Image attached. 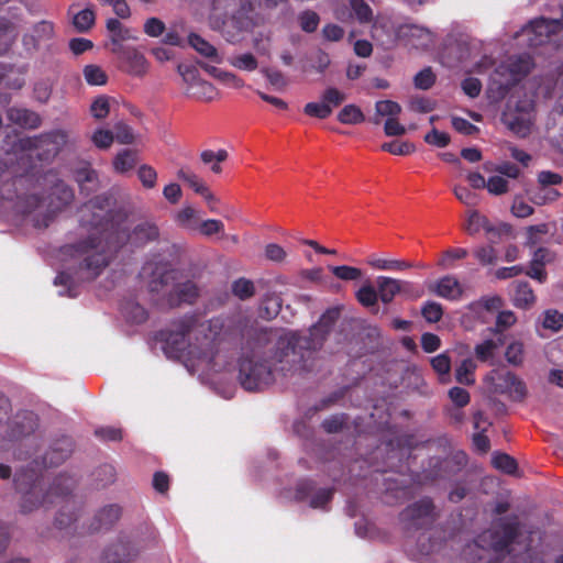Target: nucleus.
Masks as SVG:
<instances>
[{
    "instance_id": "1",
    "label": "nucleus",
    "mask_w": 563,
    "mask_h": 563,
    "mask_svg": "<svg viewBox=\"0 0 563 563\" xmlns=\"http://www.w3.org/2000/svg\"><path fill=\"white\" fill-rule=\"evenodd\" d=\"M113 199L109 195H98L85 202L80 209V225L92 232L84 240L65 244L59 253L65 262H74L69 268L74 275L60 272L54 279L56 286H65L62 296L76 297L78 289L76 280L92 282L101 275L110 264L111 253L125 243L143 247L159 238L156 223L144 221L136 224L131 232L123 225L128 214L121 208H113Z\"/></svg>"
},
{
    "instance_id": "2",
    "label": "nucleus",
    "mask_w": 563,
    "mask_h": 563,
    "mask_svg": "<svg viewBox=\"0 0 563 563\" xmlns=\"http://www.w3.org/2000/svg\"><path fill=\"white\" fill-rule=\"evenodd\" d=\"M245 340L239 362V380L247 391H258L275 380V373L283 376L292 375L306 369L305 363H298L289 369H283L278 358L276 341L284 334L277 329L251 325L243 332Z\"/></svg>"
},
{
    "instance_id": "3",
    "label": "nucleus",
    "mask_w": 563,
    "mask_h": 563,
    "mask_svg": "<svg viewBox=\"0 0 563 563\" xmlns=\"http://www.w3.org/2000/svg\"><path fill=\"white\" fill-rule=\"evenodd\" d=\"M15 489L22 494L20 511L31 514L40 507L48 508L55 504L64 503L55 517L54 525L57 529H68L76 520L74 511H65L74 506L71 492L75 488V479L71 476L59 474L45 490L43 481L35 471H20L14 476Z\"/></svg>"
},
{
    "instance_id": "4",
    "label": "nucleus",
    "mask_w": 563,
    "mask_h": 563,
    "mask_svg": "<svg viewBox=\"0 0 563 563\" xmlns=\"http://www.w3.org/2000/svg\"><path fill=\"white\" fill-rule=\"evenodd\" d=\"M155 339L169 358L207 360L213 356V340L195 316H185L173 323V328L161 330Z\"/></svg>"
},
{
    "instance_id": "5",
    "label": "nucleus",
    "mask_w": 563,
    "mask_h": 563,
    "mask_svg": "<svg viewBox=\"0 0 563 563\" xmlns=\"http://www.w3.org/2000/svg\"><path fill=\"white\" fill-rule=\"evenodd\" d=\"M147 289L152 299L163 309L195 305L200 297L197 283L187 278L183 271L173 267L168 262L151 265Z\"/></svg>"
},
{
    "instance_id": "6",
    "label": "nucleus",
    "mask_w": 563,
    "mask_h": 563,
    "mask_svg": "<svg viewBox=\"0 0 563 563\" xmlns=\"http://www.w3.org/2000/svg\"><path fill=\"white\" fill-rule=\"evenodd\" d=\"M339 317V308L328 309L307 334L289 332L284 334L282 340H277L275 343L282 357L278 358L283 363L282 368L289 369L298 363H305L312 352L321 349Z\"/></svg>"
},
{
    "instance_id": "7",
    "label": "nucleus",
    "mask_w": 563,
    "mask_h": 563,
    "mask_svg": "<svg viewBox=\"0 0 563 563\" xmlns=\"http://www.w3.org/2000/svg\"><path fill=\"white\" fill-rule=\"evenodd\" d=\"M157 543V530L144 523L130 534L120 533L117 541L104 550V560L107 563H131L142 550L156 547Z\"/></svg>"
},
{
    "instance_id": "8",
    "label": "nucleus",
    "mask_w": 563,
    "mask_h": 563,
    "mask_svg": "<svg viewBox=\"0 0 563 563\" xmlns=\"http://www.w3.org/2000/svg\"><path fill=\"white\" fill-rule=\"evenodd\" d=\"M520 534V521L517 515H511L498 519L495 528L483 532L477 537V544L488 543L489 548L496 553H509L511 544Z\"/></svg>"
},
{
    "instance_id": "9",
    "label": "nucleus",
    "mask_w": 563,
    "mask_h": 563,
    "mask_svg": "<svg viewBox=\"0 0 563 563\" xmlns=\"http://www.w3.org/2000/svg\"><path fill=\"white\" fill-rule=\"evenodd\" d=\"M7 175H9L8 166L0 163V199L10 201L16 199L15 209L23 214L34 212L41 206L42 198L37 195L19 196L18 186L24 183L25 178L16 176L4 180Z\"/></svg>"
},
{
    "instance_id": "10",
    "label": "nucleus",
    "mask_w": 563,
    "mask_h": 563,
    "mask_svg": "<svg viewBox=\"0 0 563 563\" xmlns=\"http://www.w3.org/2000/svg\"><path fill=\"white\" fill-rule=\"evenodd\" d=\"M68 141V134L64 130H53L36 136L21 140L23 150H37L40 161H52L56 157Z\"/></svg>"
},
{
    "instance_id": "11",
    "label": "nucleus",
    "mask_w": 563,
    "mask_h": 563,
    "mask_svg": "<svg viewBox=\"0 0 563 563\" xmlns=\"http://www.w3.org/2000/svg\"><path fill=\"white\" fill-rule=\"evenodd\" d=\"M379 300L385 306L390 305L397 296L407 300H417L423 296V290L417 284L406 279H398L389 276H377Z\"/></svg>"
},
{
    "instance_id": "12",
    "label": "nucleus",
    "mask_w": 563,
    "mask_h": 563,
    "mask_svg": "<svg viewBox=\"0 0 563 563\" xmlns=\"http://www.w3.org/2000/svg\"><path fill=\"white\" fill-rule=\"evenodd\" d=\"M534 103L532 100H518L515 106L507 104L501 113V122L515 134L525 137L530 133L533 122Z\"/></svg>"
},
{
    "instance_id": "13",
    "label": "nucleus",
    "mask_w": 563,
    "mask_h": 563,
    "mask_svg": "<svg viewBox=\"0 0 563 563\" xmlns=\"http://www.w3.org/2000/svg\"><path fill=\"white\" fill-rule=\"evenodd\" d=\"M523 34L528 37L530 47L542 46L553 40V37H563V5L561 19H534L523 27Z\"/></svg>"
},
{
    "instance_id": "14",
    "label": "nucleus",
    "mask_w": 563,
    "mask_h": 563,
    "mask_svg": "<svg viewBox=\"0 0 563 563\" xmlns=\"http://www.w3.org/2000/svg\"><path fill=\"white\" fill-rule=\"evenodd\" d=\"M48 210L46 213L35 216L33 224L35 228H47L53 220L54 213L62 211L69 206L75 198L74 190L64 180L58 179L51 188Z\"/></svg>"
},
{
    "instance_id": "15",
    "label": "nucleus",
    "mask_w": 563,
    "mask_h": 563,
    "mask_svg": "<svg viewBox=\"0 0 563 563\" xmlns=\"http://www.w3.org/2000/svg\"><path fill=\"white\" fill-rule=\"evenodd\" d=\"M3 440L9 443L22 442L34 435L38 428V418L33 411L23 410L16 412L13 418H8Z\"/></svg>"
},
{
    "instance_id": "16",
    "label": "nucleus",
    "mask_w": 563,
    "mask_h": 563,
    "mask_svg": "<svg viewBox=\"0 0 563 563\" xmlns=\"http://www.w3.org/2000/svg\"><path fill=\"white\" fill-rule=\"evenodd\" d=\"M434 504L431 498L423 497L407 506L399 515L406 529H421L433 519Z\"/></svg>"
},
{
    "instance_id": "17",
    "label": "nucleus",
    "mask_w": 563,
    "mask_h": 563,
    "mask_svg": "<svg viewBox=\"0 0 563 563\" xmlns=\"http://www.w3.org/2000/svg\"><path fill=\"white\" fill-rule=\"evenodd\" d=\"M55 25L52 21L42 20L35 23L30 33L23 35L22 42L27 49L40 51L45 48L48 53L55 49Z\"/></svg>"
},
{
    "instance_id": "18",
    "label": "nucleus",
    "mask_w": 563,
    "mask_h": 563,
    "mask_svg": "<svg viewBox=\"0 0 563 563\" xmlns=\"http://www.w3.org/2000/svg\"><path fill=\"white\" fill-rule=\"evenodd\" d=\"M487 379L495 382L496 391L507 394L515 401H522L528 395L526 383L512 372L492 371Z\"/></svg>"
},
{
    "instance_id": "19",
    "label": "nucleus",
    "mask_w": 563,
    "mask_h": 563,
    "mask_svg": "<svg viewBox=\"0 0 563 563\" xmlns=\"http://www.w3.org/2000/svg\"><path fill=\"white\" fill-rule=\"evenodd\" d=\"M396 35L406 46L416 49H427L433 42L431 32L416 24L406 23L399 25Z\"/></svg>"
},
{
    "instance_id": "20",
    "label": "nucleus",
    "mask_w": 563,
    "mask_h": 563,
    "mask_svg": "<svg viewBox=\"0 0 563 563\" xmlns=\"http://www.w3.org/2000/svg\"><path fill=\"white\" fill-rule=\"evenodd\" d=\"M74 441L70 437L62 435L55 439L43 456V464L48 467L62 465L74 452Z\"/></svg>"
},
{
    "instance_id": "21",
    "label": "nucleus",
    "mask_w": 563,
    "mask_h": 563,
    "mask_svg": "<svg viewBox=\"0 0 563 563\" xmlns=\"http://www.w3.org/2000/svg\"><path fill=\"white\" fill-rule=\"evenodd\" d=\"M112 52L119 55L121 66L124 71L132 76L141 77L147 71V60L143 54L135 48H115Z\"/></svg>"
},
{
    "instance_id": "22",
    "label": "nucleus",
    "mask_w": 563,
    "mask_h": 563,
    "mask_svg": "<svg viewBox=\"0 0 563 563\" xmlns=\"http://www.w3.org/2000/svg\"><path fill=\"white\" fill-rule=\"evenodd\" d=\"M468 457L464 451H456L440 460L433 467L439 478H450L461 472L467 464Z\"/></svg>"
},
{
    "instance_id": "23",
    "label": "nucleus",
    "mask_w": 563,
    "mask_h": 563,
    "mask_svg": "<svg viewBox=\"0 0 563 563\" xmlns=\"http://www.w3.org/2000/svg\"><path fill=\"white\" fill-rule=\"evenodd\" d=\"M122 509L117 504H110L100 508L91 519L89 530L91 532L107 531L121 518Z\"/></svg>"
},
{
    "instance_id": "24",
    "label": "nucleus",
    "mask_w": 563,
    "mask_h": 563,
    "mask_svg": "<svg viewBox=\"0 0 563 563\" xmlns=\"http://www.w3.org/2000/svg\"><path fill=\"white\" fill-rule=\"evenodd\" d=\"M429 290L448 300H456L463 294L461 284L451 275H446L435 283L430 284Z\"/></svg>"
},
{
    "instance_id": "25",
    "label": "nucleus",
    "mask_w": 563,
    "mask_h": 563,
    "mask_svg": "<svg viewBox=\"0 0 563 563\" xmlns=\"http://www.w3.org/2000/svg\"><path fill=\"white\" fill-rule=\"evenodd\" d=\"M74 178L79 186L80 192L86 196L91 195L99 188L98 173L89 164L76 168Z\"/></svg>"
},
{
    "instance_id": "26",
    "label": "nucleus",
    "mask_w": 563,
    "mask_h": 563,
    "mask_svg": "<svg viewBox=\"0 0 563 563\" xmlns=\"http://www.w3.org/2000/svg\"><path fill=\"white\" fill-rule=\"evenodd\" d=\"M7 118L13 124L31 130L37 129L42 123L38 113L25 108H9L7 110Z\"/></svg>"
},
{
    "instance_id": "27",
    "label": "nucleus",
    "mask_w": 563,
    "mask_h": 563,
    "mask_svg": "<svg viewBox=\"0 0 563 563\" xmlns=\"http://www.w3.org/2000/svg\"><path fill=\"white\" fill-rule=\"evenodd\" d=\"M505 67L511 75L512 81L518 82L530 73L533 60L527 54L516 55L507 59Z\"/></svg>"
},
{
    "instance_id": "28",
    "label": "nucleus",
    "mask_w": 563,
    "mask_h": 563,
    "mask_svg": "<svg viewBox=\"0 0 563 563\" xmlns=\"http://www.w3.org/2000/svg\"><path fill=\"white\" fill-rule=\"evenodd\" d=\"M177 178L186 181L191 189H194L195 192L202 196L207 201H216V197L209 190L207 185L199 178L198 175H196L194 172H191L188 168H180L177 172Z\"/></svg>"
},
{
    "instance_id": "29",
    "label": "nucleus",
    "mask_w": 563,
    "mask_h": 563,
    "mask_svg": "<svg viewBox=\"0 0 563 563\" xmlns=\"http://www.w3.org/2000/svg\"><path fill=\"white\" fill-rule=\"evenodd\" d=\"M355 298L362 307L369 309L372 312H377L378 301H380L377 286L375 287L366 282L356 290Z\"/></svg>"
},
{
    "instance_id": "30",
    "label": "nucleus",
    "mask_w": 563,
    "mask_h": 563,
    "mask_svg": "<svg viewBox=\"0 0 563 563\" xmlns=\"http://www.w3.org/2000/svg\"><path fill=\"white\" fill-rule=\"evenodd\" d=\"M385 503L386 504H397L399 501L411 498V488L410 486H399L396 479L385 478Z\"/></svg>"
},
{
    "instance_id": "31",
    "label": "nucleus",
    "mask_w": 563,
    "mask_h": 563,
    "mask_svg": "<svg viewBox=\"0 0 563 563\" xmlns=\"http://www.w3.org/2000/svg\"><path fill=\"white\" fill-rule=\"evenodd\" d=\"M137 164V153L133 150L125 148L120 151L113 158V169L118 174H126L134 169Z\"/></svg>"
},
{
    "instance_id": "32",
    "label": "nucleus",
    "mask_w": 563,
    "mask_h": 563,
    "mask_svg": "<svg viewBox=\"0 0 563 563\" xmlns=\"http://www.w3.org/2000/svg\"><path fill=\"white\" fill-rule=\"evenodd\" d=\"M366 263L371 267L379 271L402 272L413 267V265L407 261L379 258L375 255H371L366 260Z\"/></svg>"
},
{
    "instance_id": "33",
    "label": "nucleus",
    "mask_w": 563,
    "mask_h": 563,
    "mask_svg": "<svg viewBox=\"0 0 563 563\" xmlns=\"http://www.w3.org/2000/svg\"><path fill=\"white\" fill-rule=\"evenodd\" d=\"M476 363L473 358L463 360L455 368V380L461 385L472 386L475 384Z\"/></svg>"
},
{
    "instance_id": "34",
    "label": "nucleus",
    "mask_w": 563,
    "mask_h": 563,
    "mask_svg": "<svg viewBox=\"0 0 563 563\" xmlns=\"http://www.w3.org/2000/svg\"><path fill=\"white\" fill-rule=\"evenodd\" d=\"M107 30L110 33V41L115 48H123L122 42L131 37L129 29L124 27L123 24L114 18L108 19Z\"/></svg>"
},
{
    "instance_id": "35",
    "label": "nucleus",
    "mask_w": 563,
    "mask_h": 563,
    "mask_svg": "<svg viewBox=\"0 0 563 563\" xmlns=\"http://www.w3.org/2000/svg\"><path fill=\"white\" fill-rule=\"evenodd\" d=\"M122 312L126 320L132 323H143L147 320V310L134 300H128L122 305Z\"/></svg>"
},
{
    "instance_id": "36",
    "label": "nucleus",
    "mask_w": 563,
    "mask_h": 563,
    "mask_svg": "<svg viewBox=\"0 0 563 563\" xmlns=\"http://www.w3.org/2000/svg\"><path fill=\"white\" fill-rule=\"evenodd\" d=\"M536 301L534 292L527 282H520L516 286L514 295V305L518 308L527 309Z\"/></svg>"
},
{
    "instance_id": "37",
    "label": "nucleus",
    "mask_w": 563,
    "mask_h": 563,
    "mask_svg": "<svg viewBox=\"0 0 563 563\" xmlns=\"http://www.w3.org/2000/svg\"><path fill=\"white\" fill-rule=\"evenodd\" d=\"M189 45L195 48L200 55L219 62L217 48L196 33H190L188 36Z\"/></svg>"
},
{
    "instance_id": "38",
    "label": "nucleus",
    "mask_w": 563,
    "mask_h": 563,
    "mask_svg": "<svg viewBox=\"0 0 563 563\" xmlns=\"http://www.w3.org/2000/svg\"><path fill=\"white\" fill-rule=\"evenodd\" d=\"M186 93L197 100L211 101L217 95L214 86L202 78L190 89H186Z\"/></svg>"
},
{
    "instance_id": "39",
    "label": "nucleus",
    "mask_w": 563,
    "mask_h": 563,
    "mask_svg": "<svg viewBox=\"0 0 563 563\" xmlns=\"http://www.w3.org/2000/svg\"><path fill=\"white\" fill-rule=\"evenodd\" d=\"M493 466L505 474L512 475L518 468L517 461L507 453L495 452L492 456Z\"/></svg>"
},
{
    "instance_id": "40",
    "label": "nucleus",
    "mask_w": 563,
    "mask_h": 563,
    "mask_svg": "<svg viewBox=\"0 0 563 563\" xmlns=\"http://www.w3.org/2000/svg\"><path fill=\"white\" fill-rule=\"evenodd\" d=\"M338 121L342 124H358L365 121V115L360 107L346 104L338 113Z\"/></svg>"
},
{
    "instance_id": "41",
    "label": "nucleus",
    "mask_w": 563,
    "mask_h": 563,
    "mask_svg": "<svg viewBox=\"0 0 563 563\" xmlns=\"http://www.w3.org/2000/svg\"><path fill=\"white\" fill-rule=\"evenodd\" d=\"M86 82L90 86H104L108 82L107 73L98 65H86L82 69Z\"/></svg>"
},
{
    "instance_id": "42",
    "label": "nucleus",
    "mask_w": 563,
    "mask_h": 563,
    "mask_svg": "<svg viewBox=\"0 0 563 563\" xmlns=\"http://www.w3.org/2000/svg\"><path fill=\"white\" fill-rule=\"evenodd\" d=\"M228 152L223 148L219 150L218 152H213L211 150H205L200 154V158L203 164H211L210 169L214 174H220L222 172V167L220 163L224 162L228 158Z\"/></svg>"
},
{
    "instance_id": "43",
    "label": "nucleus",
    "mask_w": 563,
    "mask_h": 563,
    "mask_svg": "<svg viewBox=\"0 0 563 563\" xmlns=\"http://www.w3.org/2000/svg\"><path fill=\"white\" fill-rule=\"evenodd\" d=\"M232 294L240 300H247L255 294V287L252 280L241 277L232 283Z\"/></svg>"
},
{
    "instance_id": "44",
    "label": "nucleus",
    "mask_w": 563,
    "mask_h": 563,
    "mask_svg": "<svg viewBox=\"0 0 563 563\" xmlns=\"http://www.w3.org/2000/svg\"><path fill=\"white\" fill-rule=\"evenodd\" d=\"M95 12L90 9H84L73 18V24L79 33L88 32L95 24Z\"/></svg>"
},
{
    "instance_id": "45",
    "label": "nucleus",
    "mask_w": 563,
    "mask_h": 563,
    "mask_svg": "<svg viewBox=\"0 0 563 563\" xmlns=\"http://www.w3.org/2000/svg\"><path fill=\"white\" fill-rule=\"evenodd\" d=\"M499 343L493 339L485 340L484 342L477 344L474 349L475 356L479 362H488L494 358L496 350L498 349Z\"/></svg>"
},
{
    "instance_id": "46",
    "label": "nucleus",
    "mask_w": 563,
    "mask_h": 563,
    "mask_svg": "<svg viewBox=\"0 0 563 563\" xmlns=\"http://www.w3.org/2000/svg\"><path fill=\"white\" fill-rule=\"evenodd\" d=\"M561 194L559 190L551 187L539 186L534 191L531 192V200L538 206H542L549 202H553L559 199Z\"/></svg>"
},
{
    "instance_id": "47",
    "label": "nucleus",
    "mask_w": 563,
    "mask_h": 563,
    "mask_svg": "<svg viewBox=\"0 0 563 563\" xmlns=\"http://www.w3.org/2000/svg\"><path fill=\"white\" fill-rule=\"evenodd\" d=\"M329 269L336 278L344 282L358 280L363 275L360 268L347 265L329 266Z\"/></svg>"
},
{
    "instance_id": "48",
    "label": "nucleus",
    "mask_w": 563,
    "mask_h": 563,
    "mask_svg": "<svg viewBox=\"0 0 563 563\" xmlns=\"http://www.w3.org/2000/svg\"><path fill=\"white\" fill-rule=\"evenodd\" d=\"M485 229L487 232L493 231L492 227L488 225V221L485 217H482L476 210L470 212L467 218L466 231L473 235Z\"/></svg>"
},
{
    "instance_id": "49",
    "label": "nucleus",
    "mask_w": 563,
    "mask_h": 563,
    "mask_svg": "<svg viewBox=\"0 0 563 563\" xmlns=\"http://www.w3.org/2000/svg\"><path fill=\"white\" fill-rule=\"evenodd\" d=\"M382 150L388 152L393 155H409L416 151V146L413 143L409 141H391L382 144Z\"/></svg>"
},
{
    "instance_id": "50",
    "label": "nucleus",
    "mask_w": 563,
    "mask_h": 563,
    "mask_svg": "<svg viewBox=\"0 0 563 563\" xmlns=\"http://www.w3.org/2000/svg\"><path fill=\"white\" fill-rule=\"evenodd\" d=\"M303 113L311 118L327 119L332 114V108L321 102H308L303 107Z\"/></svg>"
},
{
    "instance_id": "51",
    "label": "nucleus",
    "mask_w": 563,
    "mask_h": 563,
    "mask_svg": "<svg viewBox=\"0 0 563 563\" xmlns=\"http://www.w3.org/2000/svg\"><path fill=\"white\" fill-rule=\"evenodd\" d=\"M230 64L240 69L246 71H253L257 68L258 62L252 53H244L230 58Z\"/></svg>"
},
{
    "instance_id": "52",
    "label": "nucleus",
    "mask_w": 563,
    "mask_h": 563,
    "mask_svg": "<svg viewBox=\"0 0 563 563\" xmlns=\"http://www.w3.org/2000/svg\"><path fill=\"white\" fill-rule=\"evenodd\" d=\"M137 178L145 189H153L157 184V173L154 167L147 164L139 167Z\"/></svg>"
},
{
    "instance_id": "53",
    "label": "nucleus",
    "mask_w": 563,
    "mask_h": 563,
    "mask_svg": "<svg viewBox=\"0 0 563 563\" xmlns=\"http://www.w3.org/2000/svg\"><path fill=\"white\" fill-rule=\"evenodd\" d=\"M177 70L181 76L183 81L187 85V89H190L201 79L199 69L195 65L180 64L178 65Z\"/></svg>"
},
{
    "instance_id": "54",
    "label": "nucleus",
    "mask_w": 563,
    "mask_h": 563,
    "mask_svg": "<svg viewBox=\"0 0 563 563\" xmlns=\"http://www.w3.org/2000/svg\"><path fill=\"white\" fill-rule=\"evenodd\" d=\"M198 219V212L192 207H185L176 214L177 223L188 229L197 228Z\"/></svg>"
},
{
    "instance_id": "55",
    "label": "nucleus",
    "mask_w": 563,
    "mask_h": 563,
    "mask_svg": "<svg viewBox=\"0 0 563 563\" xmlns=\"http://www.w3.org/2000/svg\"><path fill=\"white\" fill-rule=\"evenodd\" d=\"M376 115L396 118L401 112V107L393 100H380L375 104Z\"/></svg>"
},
{
    "instance_id": "56",
    "label": "nucleus",
    "mask_w": 563,
    "mask_h": 563,
    "mask_svg": "<svg viewBox=\"0 0 563 563\" xmlns=\"http://www.w3.org/2000/svg\"><path fill=\"white\" fill-rule=\"evenodd\" d=\"M110 112L109 98L104 95L98 96L90 106V113L96 120L104 119Z\"/></svg>"
},
{
    "instance_id": "57",
    "label": "nucleus",
    "mask_w": 563,
    "mask_h": 563,
    "mask_svg": "<svg viewBox=\"0 0 563 563\" xmlns=\"http://www.w3.org/2000/svg\"><path fill=\"white\" fill-rule=\"evenodd\" d=\"M421 314L429 323H437L442 319V306L435 301H427L421 308Z\"/></svg>"
},
{
    "instance_id": "58",
    "label": "nucleus",
    "mask_w": 563,
    "mask_h": 563,
    "mask_svg": "<svg viewBox=\"0 0 563 563\" xmlns=\"http://www.w3.org/2000/svg\"><path fill=\"white\" fill-rule=\"evenodd\" d=\"M114 140L120 144H132L134 142L133 130L125 122H117L113 126Z\"/></svg>"
},
{
    "instance_id": "59",
    "label": "nucleus",
    "mask_w": 563,
    "mask_h": 563,
    "mask_svg": "<svg viewBox=\"0 0 563 563\" xmlns=\"http://www.w3.org/2000/svg\"><path fill=\"white\" fill-rule=\"evenodd\" d=\"M549 232L550 227L548 223H540L528 227L526 245L529 247L536 246L537 244L541 243L540 235L548 234Z\"/></svg>"
},
{
    "instance_id": "60",
    "label": "nucleus",
    "mask_w": 563,
    "mask_h": 563,
    "mask_svg": "<svg viewBox=\"0 0 563 563\" xmlns=\"http://www.w3.org/2000/svg\"><path fill=\"white\" fill-rule=\"evenodd\" d=\"M299 24L302 31L312 33L318 29L320 18L318 13L311 10L301 12L298 16Z\"/></svg>"
},
{
    "instance_id": "61",
    "label": "nucleus",
    "mask_w": 563,
    "mask_h": 563,
    "mask_svg": "<svg viewBox=\"0 0 563 563\" xmlns=\"http://www.w3.org/2000/svg\"><path fill=\"white\" fill-rule=\"evenodd\" d=\"M345 99L346 95L335 87L327 88L321 95V100L332 109L342 104Z\"/></svg>"
},
{
    "instance_id": "62",
    "label": "nucleus",
    "mask_w": 563,
    "mask_h": 563,
    "mask_svg": "<svg viewBox=\"0 0 563 563\" xmlns=\"http://www.w3.org/2000/svg\"><path fill=\"white\" fill-rule=\"evenodd\" d=\"M507 362L514 366H520L523 363V344L521 342L510 343L505 352Z\"/></svg>"
},
{
    "instance_id": "63",
    "label": "nucleus",
    "mask_w": 563,
    "mask_h": 563,
    "mask_svg": "<svg viewBox=\"0 0 563 563\" xmlns=\"http://www.w3.org/2000/svg\"><path fill=\"white\" fill-rule=\"evenodd\" d=\"M334 494L333 488H320L318 489L310 499L311 508H321L324 509L325 506L332 500Z\"/></svg>"
},
{
    "instance_id": "64",
    "label": "nucleus",
    "mask_w": 563,
    "mask_h": 563,
    "mask_svg": "<svg viewBox=\"0 0 563 563\" xmlns=\"http://www.w3.org/2000/svg\"><path fill=\"white\" fill-rule=\"evenodd\" d=\"M542 325L543 328L552 331L561 330L563 328V313L558 310H547L544 312Z\"/></svg>"
}]
</instances>
